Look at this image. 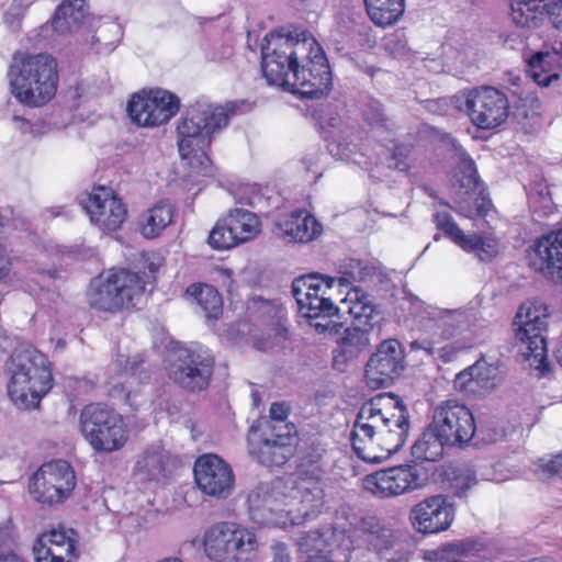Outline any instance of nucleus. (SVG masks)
<instances>
[{"label":"nucleus","mask_w":562,"mask_h":562,"mask_svg":"<svg viewBox=\"0 0 562 562\" xmlns=\"http://www.w3.org/2000/svg\"><path fill=\"white\" fill-rule=\"evenodd\" d=\"M236 102L216 104L205 97L191 103L178 123V150L182 159L195 158L204 176L213 175V167L206 150L213 137L223 131L237 112Z\"/></svg>","instance_id":"1"},{"label":"nucleus","mask_w":562,"mask_h":562,"mask_svg":"<svg viewBox=\"0 0 562 562\" xmlns=\"http://www.w3.org/2000/svg\"><path fill=\"white\" fill-rule=\"evenodd\" d=\"M10 91L22 104L42 106L56 93L57 63L47 54L15 53L8 70Z\"/></svg>","instance_id":"2"},{"label":"nucleus","mask_w":562,"mask_h":562,"mask_svg":"<svg viewBox=\"0 0 562 562\" xmlns=\"http://www.w3.org/2000/svg\"><path fill=\"white\" fill-rule=\"evenodd\" d=\"M308 49L306 31H271L261 43V70L271 86L289 90L292 72Z\"/></svg>","instance_id":"3"},{"label":"nucleus","mask_w":562,"mask_h":562,"mask_svg":"<svg viewBox=\"0 0 562 562\" xmlns=\"http://www.w3.org/2000/svg\"><path fill=\"white\" fill-rule=\"evenodd\" d=\"M52 386V368L44 353L33 350L13 361L8 394L16 405L26 408L37 405Z\"/></svg>","instance_id":"4"},{"label":"nucleus","mask_w":562,"mask_h":562,"mask_svg":"<svg viewBox=\"0 0 562 562\" xmlns=\"http://www.w3.org/2000/svg\"><path fill=\"white\" fill-rule=\"evenodd\" d=\"M145 291V282L138 273L121 269L100 273L90 282L87 292L92 308L116 312L134 306Z\"/></svg>","instance_id":"5"},{"label":"nucleus","mask_w":562,"mask_h":562,"mask_svg":"<svg viewBox=\"0 0 562 562\" xmlns=\"http://www.w3.org/2000/svg\"><path fill=\"white\" fill-rule=\"evenodd\" d=\"M204 550L214 562H257L259 558L256 533L231 521L218 522L205 532Z\"/></svg>","instance_id":"6"},{"label":"nucleus","mask_w":562,"mask_h":562,"mask_svg":"<svg viewBox=\"0 0 562 562\" xmlns=\"http://www.w3.org/2000/svg\"><path fill=\"white\" fill-rule=\"evenodd\" d=\"M335 280L318 274H308L295 279L292 282V295L295 299L299 312L306 318H325V323H315L318 331L339 334L341 323H335L331 316L338 313V307L333 303L327 292L331 290Z\"/></svg>","instance_id":"7"},{"label":"nucleus","mask_w":562,"mask_h":562,"mask_svg":"<svg viewBox=\"0 0 562 562\" xmlns=\"http://www.w3.org/2000/svg\"><path fill=\"white\" fill-rule=\"evenodd\" d=\"M80 431L90 447L99 453H112L128 439L123 417L102 404H89L80 413Z\"/></svg>","instance_id":"8"},{"label":"nucleus","mask_w":562,"mask_h":562,"mask_svg":"<svg viewBox=\"0 0 562 562\" xmlns=\"http://www.w3.org/2000/svg\"><path fill=\"white\" fill-rule=\"evenodd\" d=\"M516 339L521 342L520 353L529 367L537 370L535 375L543 378L547 375V347L541 335L547 326V313L542 305L527 302L520 305L515 316Z\"/></svg>","instance_id":"9"},{"label":"nucleus","mask_w":562,"mask_h":562,"mask_svg":"<svg viewBox=\"0 0 562 562\" xmlns=\"http://www.w3.org/2000/svg\"><path fill=\"white\" fill-rule=\"evenodd\" d=\"M168 368L169 379L189 393L205 391L212 380L214 358L207 349L200 346L178 344Z\"/></svg>","instance_id":"10"},{"label":"nucleus","mask_w":562,"mask_h":562,"mask_svg":"<svg viewBox=\"0 0 562 562\" xmlns=\"http://www.w3.org/2000/svg\"><path fill=\"white\" fill-rule=\"evenodd\" d=\"M453 102L481 130L496 128L509 115L510 106L506 93L491 86H481L454 95Z\"/></svg>","instance_id":"11"},{"label":"nucleus","mask_w":562,"mask_h":562,"mask_svg":"<svg viewBox=\"0 0 562 562\" xmlns=\"http://www.w3.org/2000/svg\"><path fill=\"white\" fill-rule=\"evenodd\" d=\"M305 63H299L288 91L306 99H318L329 93L333 86L331 71L326 55L314 37L308 36Z\"/></svg>","instance_id":"12"},{"label":"nucleus","mask_w":562,"mask_h":562,"mask_svg":"<svg viewBox=\"0 0 562 562\" xmlns=\"http://www.w3.org/2000/svg\"><path fill=\"white\" fill-rule=\"evenodd\" d=\"M75 487V471L70 463L61 459L42 464L29 482L33 499L48 506L64 502Z\"/></svg>","instance_id":"13"},{"label":"nucleus","mask_w":562,"mask_h":562,"mask_svg":"<svg viewBox=\"0 0 562 562\" xmlns=\"http://www.w3.org/2000/svg\"><path fill=\"white\" fill-rule=\"evenodd\" d=\"M180 109V99L164 89L143 91L133 95L127 104L131 120L138 126L154 127L168 123Z\"/></svg>","instance_id":"14"},{"label":"nucleus","mask_w":562,"mask_h":562,"mask_svg":"<svg viewBox=\"0 0 562 562\" xmlns=\"http://www.w3.org/2000/svg\"><path fill=\"white\" fill-rule=\"evenodd\" d=\"M260 220L255 213L235 209L216 222L207 243L216 250L229 249L254 239L260 233Z\"/></svg>","instance_id":"15"},{"label":"nucleus","mask_w":562,"mask_h":562,"mask_svg":"<svg viewBox=\"0 0 562 562\" xmlns=\"http://www.w3.org/2000/svg\"><path fill=\"white\" fill-rule=\"evenodd\" d=\"M431 423L448 446L469 442L476 429L472 412L454 400L441 402L434 411Z\"/></svg>","instance_id":"16"},{"label":"nucleus","mask_w":562,"mask_h":562,"mask_svg":"<svg viewBox=\"0 0 562 562\" xmlns=\"http://www.w3.org/2000/svg\"><path fill=\"white\" fill-rule=\"evenodd\" d=\"M80 204L91 223L104 233L117 231L127 217L126 205L109 187H94Z\"/></svg>","instance_id":"17"},{"label":"nucleus","mask_w":562,"mask_h":562,"mask_svg":"<svg viewBox=\"0 0 562 562\" xmlns=\"http://www.w3.org/2000/svg\"><path fill=\"white\" fill-rule=\"evenodd\" d=\"M527 263L543 279L562 284V229L535 240L527 249Z\"/></svg>","instance_id":"18"},{"label":"nucleus","mask_w":562,"mask_h":562,"mask_svg":"<svg viewBox=\"0 0 562 562\" xmlns=\"http://www.w3.org/2000/svg\"><path fill=\"white\" fill-rule=\"evenodd\" d=\"M194 479L199 488L206 495L225 498L234 486L232 468L216 454H203L194 463Z\"/></svg>","instance_id":"19"},{"label":"nucleus","mask_w":562,"mask_h":562,"mask_svg":"<svg viewBox=\"0 0 562 562\" xmlns=\"http://www.w3.org/2000/svg\"><path fill=\"white\" fill-rule=\"evenodd\" d=\"M285 431L260 430L259 438H249V452L266 467H281L294 453L291 437L294 426H283Z\"/></svg>","instance_id":"20"},{"label":"nucleus","mask_w":562,"mask_h":562,"mask_svg":"<svg viewBox=\"0 0 562 562\" xmlns=\"http://www.w3.org/2000/svg\"><path fill=\"white\" fill-rule=\"evenodd\" d=\"M411 519L418 532L437 533L448 529L453 520V508L442 495H435L418 503Z\"/></svg>","instance_id":"21"},{"label":"nucleus","mask_w":562,"mask_h":562,"mask_svg":"<svg viewBox=\"0 0 562 562\" xmlns=\"http://www.w3.org/2000/svg\"><path fill=\"white\" fill-rule=\"evenodd\" d=\"M502 381L497 367L480 360L458 373L453 383L464 395H481L495 390Z\"/></svg>","instance_id":"22"},{"label":"nucleus","mask_w":562,"mask_h":562,"mask_svg":"<svg viewBox=\"0 0 562 562\" xmlns=\"http://www.w3.org/2000/svg\"><path fill=\"white\" fill-rule=\"evenodd\" d=\"M91 19L88 16L86 0H65L56 9L52 18V27L59 35L89 29Z\"/></svg>","instance_id":"23"},{"label":"nucleus","mask_w":562,"mask_h":562,"mask_svg":"<svg viewBox=\"0 0 562 562\" xmlns=\"http://www.w3.org/2000/svg\"><path fill=\"white\" fill-rule=\"evenodd\" d=\"M280 234L295 243H307L322 232L318 221L305 210H294L277 224Z\"/></svg>","instance_id":"24"},{"label":"nucleus","mask_w":562,"mask_h":562,"mask_svg":"<svg viewBox=\"0 0 562 562\" xmlns=\"http://www.w3.org/2000/svg\"><path fill=\"white\" fill-rule=\"evenodd\" d=\"M369 342L368 329L347 327L337 340V348L333 351V368L344 372L347 364L357 359Z\"/></svg>","instance_id":"25"},{"label":"nucleus","mask_w":562,"mask_h":562,"mask_svg":"<svg viewBox=\"0 0 562 562\" xmlns=\"http://www.w3.org/2000/svg\"><path fill=\"white\" fill-rule=\"evenodd\" d=\"M168 452L159 445L147 448L138 458L134 474L140 482L158 481L164 476Z\"/></svg>","instance_id":"26"},{"label":"nucleus","mask_w":562,"mask_h":562,"mask_svg":"<svg viewBox=\"0 0 562 562\" xmlns=\"http://www.w3.org/2000/svg\"><path fill=\"white\" fill-rule=\"evenodd\" d=\"M173 214L175 210L170 203L158 202L139 216L140 234L148 239L158 237L171 224Z\"/></svg>","instance_id":"27"},{"label":"nucleus","mask_w":562,"mask_h":562,"mask_svg":"<svg viewBox=\"0 0 562 562\" xmlns=\"http://www.w3.org/2000/svg\"><path fill=\"white\" fill-rule=\"evenodd\" d=\"M355 530L361 535L368 550L382 555L386 549L385 525L381 518L374 514H363L355 524Z\"/></svg>","instance_id":"28"},{"label":"nucleus","mask_w":562,"mask_h":562,"mask_svg":"<svg viewBox=\"0 0 562 562\" xmlns=\"http://www.w3.org/2000/svg\"><path fill=\"white\" fill-rule=\"evenodd\" d=\"M346 302L350 304L348 312L353 318L358 321L364 318V324L369 325L370 329L385 318L384 313L372 303L370 295L359 288L348 291Z\"/></svg>","instance_id":"29"},{"label":"nucleus","mask_w":562,"mask_h":562,"mask_svg":"<svg viewBox=\"0 0 562 562\" xmlns=\"http://www.w3.org/2000/svg\"><path fill=\"white\" fill-rule=\"evenodd\" d=\"M186 294L204 313L207 319H218L223 313V300L218 291L205 283H193L186 290Z\"/></svg>","instance_id":"30"},{"label":"nucleus","mask_w":562,"mask_h":562,"mask_svg":"<svg viewBox=\"0 0 562 562\" xmlns=\"http://www.w3.org/2000/svg\"><path fill=\"white\" fill-rule=\"evenodd\" d=\"M425 481L416 467L405 464L389 468V495H401L422 488Z\"/></svg>","instance_id":"31"},{"label":"nucleus","mask_w":562,"mask_h":562,"mask_svg":"<svg viewBox=\"0 0 562 562\" xmlns=\"http://www.w3.org/2000/svg\"><path fill=\"white\" fill-rule=\"evenodd\" d=\"M554 0H510V19L519 27H529L538 16H549Z\"/></svg>","instance_id":"32"},{"label":"nucleus","mask_w":562,"mask_h":562,"mask_svg":"<svg viewBox=\"0 0 562 562\" xmlns=\"http://www.w3.org/2000/svg\"><path fill=\"white\" fill-rule=\"evenodd\" d=\"M440 432L434 428L430 423L425 431L420 435L417 441L412 447V454L414 458L423 461H437L443 456V448L448 446L445 438H441Z\"/></svg>","instance_id":"33"},{"label":"nucleus","mask_w":562,"mask_h":562,"mask_svg":"<svg viewBox=\"0 0 562 562\" xmlns=\"http://www.w3.org/2000/svg\"><path fill=\"white\" fill-rule=\"evenodd\" d=\"M389 400L394 402L393 408L395 411L392 414V417H389V424L392 423L394 427L389 430V441L391 439L395 441V446L392 449H389V456H391L392 453L397 452L407 439L409 430V414L398 395L389 392Z\"/></svg>","instance_id":"34"},{"label":"nucleus","mask_w":562,"mask_h":562,"mask_svg":"<svg viewBox=\"0 0 562 562\" xmlns=\"http://www.w3.org/2000/svg\"><path fill=\"white\" fill-rule=\"evenodd\" d=\"M456 316V312L427 306L424 310L422 318L428 319L429 324L427 327L440 329L439 333L435 331L432 335L434 338L438 337V339L434 341L439 342V340L448 339L453 335L458 324Z\"/></svg>","instance_id":"35"},{"label":"nucleus","mask_w":562,"mask_h":562,"mask_svg":"<svg viewBox=\"0 0 562 562\" xmlns=\"http://www.w3.org/2000/svg\"><path fill=\"white\" fill-rule=\"evenodd\" d=\"M451 145L454 150L458 168L462 175L460 178L461 187L467 189L468 192L481 193V181L474 161L456 140H452Z\"/></svg>","instance_id":"36"},{"label":"nucleus","mask_w":562,"mask_h":562,"mask_svg":"<svg viewBox=\"0 0 562 562\" xmlns=\"http://www.w3.org/2000/svg\"><path fill=\"white\" fill-rule=\"evenodd\" d=\"M364 376L367 384L378 390L386 381V339L381 340L374 352L366 364Z\"/></svg>","instance_id":"37"},{"label":"nucleus","mask_w":562,"mask_h":562,"mask_svg":"<svg viewBox=\"0 0 562 562\" xmlns=\"http://www.w3.org/2000/svg\"><path fill=\"white\" fill-rule=\"evenodd\" d=\"M77 532L74 529H53L48 533L41 536L45 544L56 547V549L65 548V555L69 558H77Z\"/></svg>","instance_id":"38"},{"label":"nucleus","mask_w":562,"mask_h":562,"mask_svg":"<svg viewBox=\"0 0 562 562\" xmlns=\"http://www.w3.org/2000/svg\"><path fill=\"white\" fill-rule=\"evenodd\" d=\"M459 246L467 251L475 252L483 261L490 260L497 254L495 240L476 234L465 235Z\"/></svg>","instance_id":"39"},{"label":"nucleus","mask_w":562,"mask_h":562,"mask_svg":"<svg viewBox=\"0 0 562 562\" xmlns=\"http://www.w3.org/2000/svg\"><path fill=\"white\" fill-rule=\"evenodd\" d=\"M291 413V406L286 402H273L269 409L270 420L265 422L263 427L260 430L268 431H285L283 426H294L291 423H286V419Z\"/></svg>","instance_id":"40"},{"label":"nucleus","mask_w":562,"mask_h":562,"mask_svg":"<svg viewBox=\"0 0 562 562\" xmlns=\"http://www.w3.org/2000/svg\"><path fill=\"white\" fill-rule=\"evenodd\" d=\"M449 480L457 493H464L476 484L475 471L470 465L454 467L448 473Z\"/></svg>","instance_id":"41"},{"label":"nucleus","mask_w":562,"mask_h":562,"mask_svg":"<svg viewBox=\"0 0 562 562\" xmlns=\"http://www.w3.org/2000/svg\"><path fill=\"white\" fill-rule=\"evenodd\" d=\"M325 451L326 449L321 441H312L302 452L301 467L307 470L311 469L313 474L321 472Z\"/></svg>","instance_id":"42"},{"label":"nucleus","mask_w":562,"mask_h":562,"mask_svg":"<svg viewBox=\"0 0 562 562\" xmlns=\"http://www.w3.org/2000/svg\"><path fill=\"white\" fill-rule=\"evenodd\" d=\"M144 357L139 353L134 355L133 357L119 355L114 363L120 372L128 374L131 376H135L139 381H143L145 379H148L147 372L142 371V366L144 364Z\"/></svg>","instance_id":"43"},{"label":"nucleus","mask_w":562,"mask_h":562,"mask_svg":"<svg viewBox=\"0 0 562 562\" xmlns=\"http://www.w3.org/2000/svg\"><path fill=\"white\" fill-rule=\"evenodd\" d=\"M98 33L99 35H91L90 50L97 54L110 53L113 50L114 46L112 42H105V34L114 33L121 35V27L115 23H106L98 29Z\"/></svg>","instance_id":"44"},{"label":"nucleus","mask_w":562,"mask_h":562,"mask_svg":"<svg viewBox=\"0 0 562 562\" xmlns=\"http://www.w3.org/2000/svg\"><path fill=\"white\" fill-rule=\"evenodd\" d=\"M247 503L249 505L252 519L261 522L265 519L263 510H270V507H268L270 503V496L267 495L265 487L258 486L251 491L247 497Z\"/></svg>","instance_id":"45"},{"label":"nucleus","mask_w":562,"mask_h":562,"mask_svg":"<svg viewBox=\"0 0 562 562\" xmlns=\"http://www.w3.org/2000/svg\"><path fill=\"white\" fill-rule=\"evenodd\" d=\"M533 471L540 480H548L553 476L562 479V452L549 459H539Z\"/></svg>","instance_id":"46"},{"label":"nucleus","mask_w":562,"mask_h":562,"mask_svg":"<svg viewBox=\"0 0 562 562\" xmlns=\"http://www.w3.org/2000/svg\"><path fill=\"white\" fill-rule=\"evenodd\" d=\"M35 562H71L66 560L65 548L56 549V547H46L43 538H38L33 547Z\"/></svg>","instance_id":"47"},{"label":"nucleus","mask_w":562,"mask_h":562,"mask_svg":"<svg viewBox=\"0 0 562 562\" xmlns=\"http://www.w3.org/2000/svg\"><path fill=\"white\" fill-rule=\"evenodd\" d=\"M547 58H549L548 53H537L533 55L529 61V74L531 78L542 87H548L552 80L558 79L557 74L543 75L541 71L547 64Z\"/></svg>","instance_id":"48"},{"label":"nucleus","mask_w":562,"mask_h":562,"mask_svg":"<svg viewBox=\"0 0 562 562\" xmlns=\"http://www.w3.org/2000/svg\"><path fill=\"white\" fill-rule=\"evenodd\" d=\"M396 307L394 316L398 319L407 318V316H418L422 318L424 314V303L417 297L404 295L395 301Z\"/></svg>","instance_id":"49"},{"label":"nucleus","mask_w":562,"mask_h":562,"mask_svg":"<svg viewBox=\"0 0 562 562\" xmlns=\"http://www.w3.org/2000/svg\"><path fill=\"white\" fill-rule=\"evenodd\" d=\"M389 379L398 378L405 370L404 352L400 341L389 339Z\"/></svg>","instance_id":"50"},{"label":"nucleus","mask_w":562,"mask_h":562,"mask_svg":"<svg viewBox=\"0 0 562 562\" xmlns=\"http://www.w3.org/2000/svg\"><path fill=\"white\" fill-rule=\"evenodd\" d=\"M435 223L438 229L442 231L450 237L457 245H460L461 239L465 234L459 228L448 212H437L435 215Z\"/></svg>","instance_id":"51"},{"label":"nucleus","mask_w":562,"mask_h":562,"mask_svg":"<svg viewBox=\"0 0 562 562\" xmlns=\"http://www.w3.org/2000/svg\"><path fill=\"white\" fill-rule=\"evenodd\" d=\"M386 469H381L374 473L368 474L363 479V488L370 494L380 498L386 497Z\"/></svg>","instance_id":"52"},{"label":"nucleus","mask_w":562,"mask_h":562,"mask_svg":"<svg viewBox=\"0 0 562 562\" xmlns=\"http://www.w3.org/2000/svg\"><path fill=\"white\" fill-rule=\"evenodd\" d=\"M301 546L305 551L316 553H322L328 548L325 533L319 529L306 532L301 539Z\"/></svg>","instance_id":"53"},{"label":"nucleus","mask_w":562,"mask_h":562,"mask_svg":"<svg viewBox=\"0 0 562 562\" xmlns=\"http://www.w3.org/2000/svg\"><path fill=\"white\" fill-rule=\"evenodd\" d=\"M3 220L4 217L0 215V280L9 277L12 269V259L8 252L3 236L10 225L4 223Z\"/></svg>","instance_id":"54"},{"label":"nucleus","mask_w":562,"mask_h":562,"mask_svg":"<svg viewBox=\"0 0 562 562\" xmlns=\"http://www.w3.org/2000/svg\"><path fill=\"white\" fill-rule=\"evenodd\" d=\"M370 20L382 29L386 27V0H364Z\"/></svg>","instance_id":"55"},{"label":"nucleus","mask_w":562,"mask_h":562,"mask_svg":"<svg viewBox=\"0 0 562 562\" xmlns=\"http://www.w3.org/2000/svg\"><path fill=\"white\" fill-rule=\"evenodd\" d=\"M363 115H364L366 121L371 126H383L384 125L385 117H384L383 104L380 103L379 101H375V100L370 101L363 110Z\"/></svg>","instance_id":"56"},{"label":"nucleus","mask_w":562,"mask_h":562,"mask_svg":"<svg viewBox=\"0 0 562 562\" xmlns=\"http://www.w3.org/2000/svg\"><path fill=\"white\" fill-rule=\"evenodd\" d=\"M409 154L411 146L408 145H398L394 147L391 160L394 161L393 167L400 172H406L409 169Z\"/></svg>","instance_id":"57"},{"label":"nucleus","mask_w":562,"mask_h":562,"mask_svg":"<svg viewBox=\"0 0 562 562\" xmlns=\"http://www.w3.org/2000/svg\"><path fill=\"white\" fill-rule=\"evenodd\" d=\"M392 47L389 46V50L395 56L405 57L409 55V48L407 47L406 36L403 30H397L392 35Z\"/></svg>","instance_id":"58"},{"label":"nucleus","mask_w":562,"mask_h":562,"mask_svg":"<svg viewBox=\"0 0 562 562\" xmlns=\"http://www.w3.org/2000/svg\"><path fill=\"white\" fill-rule=\"evenodd\" d=\"M363 164L366 166L364 168L367 169L371 178L378 181H382L384 177V164L383 159L380 156H368L367 160Z\"/></svg>","instance_id":"59"},{"label":"nucleus","mask_w":562,"mask_h":562,"mask_svg":"<svg viewBox=\"0 0 562 562\" xmlns=\"http://www.w3.org/2000/svg\"><path fill=\"white\" fill-rule=\"evenodd\" d=\"M13 121L18 124V128L23 134H30L32 136L41 134V130L43 127L42 123H31L29 120L19 115H14Z\"/></svg>","instance_id":"60"},{"label":"nucleus","mask_w":562,"mask_h":562,"mask_svg":"<svg viewBox=\"0 0 562 562\" xmlns=\"http://www.w3.org/2000/svg\"><path fill=\"white\" fill-rule=\"evenodd\" d=\"M405 10V0H389V25L395 23Z\"/></svg>","instance_id":"61"},{"label":"nucleus","mask_w":562,"mask_h":562,"mask_svg":"<svg viewBox=\"0 0 562 562\" xmlns=\"http://www.w3.org/2000/svg\"><path fill=\"white\" fill-rule=\"evenodd\" d=\"M549 21L552 25L562 30V0H554L550 7Z\"/></svg>","instance_id":"62"},{"label":"nucleus","mask_w":562,"mask_h":562,"mask_svg":"<svg viewBox=\"0 0 562 562\" xmlns=\"http://www.w3.org/2000/svg\"><path fill=\"white\" fill-rule=\"evenodd\" d=\"M272 562H291L288 548L284 543L278 542L272 546Z\"/></svg>","instance_id":"63"},{"label":"nucleus","mask_w":562,"mask_h":562,"mask_svg":"<svg viewBox=\"0 0 562 562\" xmlns=\"http://www.w3.org/2000/svg\"><path fill=\"white\" fill-rule=\"evenodd\" d=\"M13 538L8 528H0V554L12 550Z\"/></svg>","instance_id":"64"}]
</instances>
